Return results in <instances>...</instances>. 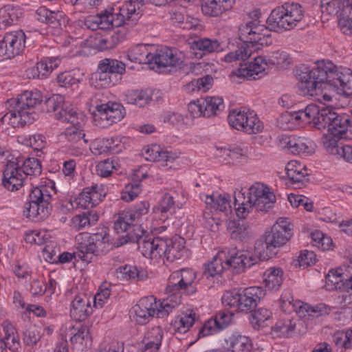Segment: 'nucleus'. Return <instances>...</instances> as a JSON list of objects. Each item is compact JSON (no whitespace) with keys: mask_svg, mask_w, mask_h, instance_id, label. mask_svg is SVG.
I'll use <instances>...</instances> for the list:
<instances>
[{"mask_svg":"<svg viewBox=\"0 0 352 352\" xmlns=\"http://www.w3.org/2000/svg\"><path fill=\"white\" fill-rule=\"evenodd\" d=\"M297 88L299 94L314 96L324 89L332 87L344 94H352V74L349 69H338L329 60L317 61L311 69L305 68L298 74Z\"/></svg>","mask_w":352,"mask_h":352,"instance_id":"f257e3e1","label":"nucleus"},{"mask_svg":"<svg viewBox=\"0 0 352 352\" xmlns=\"http://www.w3.org/2000/svg\"><path fill=\"white\" fill-rule=\"evenodd\" d=\"M195 274L192 270L183 269L173 272L168 280L165 289L166 297L159 300L157 318L167 316L173 309L177 307L182 300V291L187 294H192L196 289L192 286Z\"/></svg>","mask_w":352,"mask_h":352,"instance_id":"f03ea898","label":"nucleus"},{"mask_svg":"<svg viewBox=\"0 0 352 352\" xmlns=\"http://www.w3.org/2000/svg\"><path fill=\"white\" fill-rule=\"evenodd\" d=\"M42 101L41 91H25L17 99L10 101L9 111L1 118V121L14 128L31 124L35 119L34 108Z\"/></svg>","mask_w":352,"mask_h":352,"instance_id":"7ed1b4c3","label":"nucleus"},{"mask_svg":"<svg viewBox=\"0 0 352 352\" xmlns=\"http://www.w3.org/2000/svg\"><path fill=\"white\" fill-rule=\"evenodd\" d=\"M248 200L241 203L239 199H245V192H234V208L239 219H245L250 209L255 207L257 210L266 212L272 208L276 201V197L270 189L263 184L255 183L249 188Z\"/></svg>","mask_w":352,"mask_h":352,"instance_id":"20e7f679","label":"nucleus"},{"mask_svg":"<svg viewBox=\"0 0 352 352\" xmlns=\"http://www.w3.org/2000/svg\"><path fill=\"white\" fill-rule=\"evenodd\" d=\"M304 117L307 122H312L319 130L327 129V131L340 129L347 131L350 125V118L347 115H339L331 107L320 108L315 104H310L305 109Z\"/></svg>","mask_w":352,"mask_h":352,"instance_id":"39448f33","label":"nucleus"},{"mask_svg":"<svg viewBox=\"0 0 352 352\" xmlns=\"http://www.w3.org/2000/svg\"><path fill=\"white\" fill-rule=\"evenodd\" d=\"M303 18V10L300 4L285 3L274 9L267 19L270 30L275 32L290 30Z\"/></svg>","mask_w":352,"mask_h":352,"instance_id":"423d86ee","label":"nucleus"},{"mask_svg":"<svg viewBox=\"0 0 352 352\" xmlns=\"http://www.w3.org/2000/svg\"><path fill=\"white\" fill-rule=\"evenodd\" d=\"M30 200L24 206L23 214L32 221H38L47 217L52 210V196L46 187L31 189Z\"/></svg>","mask_w":352,"mask_h":352,"instance_id":"0eeeda50","label":"nucleus"},{"mask_svg":"<svg viewBox=\"0 0 352 352\" xmlns=\"http://www.w3.org/2000/svg\"><path fill=\"white\" fill-rule=\"evenodd\" d=\"M269 25L259 24L255 21H250L240 25L239 36L245 43L251 44L252 47L260 50L263 46L272 43L271 32Z\"/></svg>","mask_w":352,"mask_h":352,"instance_id":"6e6552de","label":"nucleus"},{"mask_svg":"<svg viewBox=\"0 0 352 352\" xmlns=\"http://www.w3.org/2000/svg\"><path fill=\"white\" fill-rule=\"evenodd\" d=\"M126 238L124 243H136L142 254L146 258L162 257L161 250L166 246L164 239L145 235V231L141 226H137L136 229L128 232Z\"/></svg>","mask_w":352,"mask_h":352,"instance_id":"1a4fd4ad","label":"nucleus"},{"mask_svg":"<svg viewBox=\"0 0 352 352\" xmlns=\"http://www.w3.org/2000/svg\"><path fill=\"white\" fill-rule=\"evenodd\" d=\"M78 242L77 250L78 256L85 262L90 263L93 258L103 252L108 244V237L100 234H79L76 236Z\"/></svg>","mask_w":352,"mask_h":352,"instance_id":"9d476101","label":"nucleus"},{"mask_svg":"<svg viewBox=\"0 0 352 352\" xmlns=\"http://www.w3.org/2000/svg\"><path fill=\"white\" fill-rule=\"evenodd\" d=\"M114 8L102 11L96 14L99 18L101 30H108L112 28H119L124 24L128 25L131 17L135 13V9L131 4H125L114 12Z\"/></svg>","mask_w":352,"mask_h":352,"instance_id":"9b49d317","label":"nucleus"},{"mask_svg":"<svg viewBox=\"0 0 352 352\" xmlns=\"http://www.w3.org/2000/svg\"><path fill=\"white\" fill-rule=\"evenodd\" d=\"M47 112L54 113L56 119L63 122L78 124V117L72 106L65 102V98L60 94H54L45 102Z\"/></svg>","mask_w":352,"mask_h":352,"instance_id":"f8f14e48","label":"nucleus"},{"mask_svg":"<svg viewBox=\"0 0 352 352\" xmlns=\"http://www.w3.org/2000/svg\"><path fill=\"white\" fill-rule=\"evenodd\" d=\"M292 235V224L287 218L280 217L271 230L265 233L264 236L270 244V247L275 251L289 241Z\"/></svg>","mask_w":352,"mask_h":352,"instance_id":"ddd939ff","label":"nucleus"},{"mask_svg":"<svg viewBox=\"0 0 352 352\" xmlns=\"http://www.w3.org/2000/svg\"><path fill=\"white\" fill-rule=\"evenodd\" d=\"M21 160L11 157L6 163L3 170L2 184L10 191L18 190L27 184V178L23 177L21 166Z\"/></svg>","mask_w":352,"mask_h":352,"instance_id":"4468645a","label":"nucleus"},{"mask_svg":"<svg viewBox=\"0 0 352 352\" xmlns=\"http://www.w3.org/2000/svg\"><path fill=\"white\" fill-rule=\"evenodd\" d=\"M25 39L21 30L6 34L0 41V56L10 59L19 55L25 47Z\"/></svg>","mask_w":352,"mask_h":352,"instance_id":"2eb2a0df","label":"nucleus"},{"mask_svg":"<svg viewBox=\"0 0 352 352\" xmlns=\"http://www.w3.org/2000/svg\"><path fill=\"white\" fill-rule=\"evenodd\" d=\"M182 63L175 50L164 47L152 54L148 60V66L151 69L159 70L167 67H175Z\"/></svg>","mask_w":352,"mask_h":352,"instance_id":"dca6fc26","label":"nucleus"},{"mask_svg":"<svg viewBox=\"0 0 352 352\" xmlns=\"http://www.w3.org/2000/svg\"><path fill=\"white\" fill-rule=\"evenodd\" d=\"M265 296V292L261 287H250L245 289L240 293L238 312H251Z\"/></svg>","mask_w":352,"mask_h":352,"instance_id":"f3484780","label":"nucleus"},{"mask_svg":"<svg viewBox=\"0 0 352 352\" xmlns=\"http://www.w3.org/2000/svg\"><path fill=\"white\" fill-rule=\"evenodd\" d=\"M256 262V258L246 251L232 250L226 252V267H228V270L232 267L237 272H243L245 268L252 266Z\"/></svg>","mask_w":352,"mask_h":352,"instance_id":"a211bd4d","label":"nucleus"},{"mask_svg":"<svg viewBox=\"0 0 352 352\" xmlns=\"http://www.w3.org/2000/svg\"><path fill=\"white\" fill-rule=\"evenodd\" d=\"M159 301L151 297L142 298L139 302L133 307L135 320L138 324H144L148 322L149 318L155 314L157 316Z\"/></svg>","mask_w":352,"mask_h":352,"instance_id":"6ab92c4d","label":"nucleus"},{"mask_svg":"<svg viewBox=\"0 0 352 352\" xmlns=\"http://www.w3.org/2000/svg\"><path fill=\"white\" fill-rule=\"evenodd\" d=\"M164 242L166 246L161 250L162 256L170 262L182 257L185 248L184 238L176 235L171 239H164Z\"/></svg>","mask_w":352,"mask_h":352,"instance_id":"aec40b11","label":"nucleus"},{"mask_svg":"<svg viewBox=\"0 0 352 352\" xmlns=\"http://www.w3.org/2000/svg\"><path fill=\"white\" fill-rule=\"evenodd\" d=\"M91 313L89 298L85 294L76 295L72 302L71 317L76 321L85 320Z\"/></svg>","mask_w":352,"mask_h":352,"instance_id":"412c9836","label":"nucleus"},{"mask_svg":"<svg viewBox=\"0 0 352 352\" xmlns=\"http://www.w3.org/2000/svg\"><path fill=\"white\" fill-rule=\"evenodd\" d=\"M97 188V185L84 188L82 192L74 199L76 207L86 209L96 206L100 197V194L96 190Z\"/></svg>","mask_w":352,"mask_h":352,"instance_id":"4be33fe9","label":"nucleus"},{"mask_svg":"<svg viewBox=\"0 0 352 352\" xmlns=\"http://www.w3.org/2000/svg\"><path fill=\"white\" fill-rule=\"evenodd\" d=\"M320 3L322 13L331 16L352 12V0H321Z\"/></svg>","mask_w":352,"mask_h":352,"instance_id":"5701e85b","label":"nucleus"},{"mask_svg":"<svg viewBox=\"0 0 352 352\" xmlns=\"http://www.w3.org/2000/svg\"><path fill=\"white\" fill-rule=\"evenodd\" d=\"M122 106L119 103L109 102L107 103L96 105L97 113H94V116H98L100 119L110 120L116 122L120 120L123 116L122 115Z\"/></svg>","mask_w":352,"mask_h":352,"instance_id":"b1692460","label":"nucleus"},{"mask_svg":"<svg viewBox=\"0 0 352 352\" xmlns=\"http://www.w3.org/2000/svg\"><path fill=\"white\" fill-rule=\"evenodd\" d=\"M234 0H202L201 10L206 15L217 16L231 9Z\"/></svg>","mask_w":352,"mask_h":352,"instance_id":"393cba45","label":"nucleus"},{"mask_svg":"<svg viewBox=\"0 0 352 352\" xmlns=\"http://www.w3.org/2000/svg\"><path fill=\"white\" fill-rule=\"evenodd\" d=\"M200 108H202V116L204 117H211L215 116L223 107V98L219 96H207L198 99Z\"/></svg>","mask_w":352,"mask_h":352,"instance_id":"a878e982","label":"nucleus"},{"mask_svg":"<svg viewBox=\"0 0 352 352\" xmlns=\"http://www.w3.org/2000/svg\"><path fill=\"white\" fill-rule=\"evenodd\" d=\"M342 269L331 270L326 276L327 286L331 289H352V277L344 280Z\"/></svg>","mask_w":352,"mask_h":352,"instance_id":"bb28decb","label":"nucleus"},{"mask_svg":"<svg viewBox=\"0 0 352 352\" xmlns=\"http://www.w3.org/2000/svg\"><path fill=\"white\" fill-rule=\"evenodd\" d=\"M204 201L207 206L217 211L228 212L230 210V199L228 195L212 193V195H204Z\"/></svg>","mask_w":352,"mask_h":352,"instance_id":"cd10ccee","label":"nucleus"},{"mask_svg":"<svg viewBox=\"0 0 352 352\" xmlns=\"http://www.w3.org/2000/svg\"><path fill=\"white\" fill-rule=\"evenodd\" d=\"M340 129H336V131H331L324 133L322 137V144L326 151L331 155H337L339 153L342 145L339 144L338 142L342 138L343 135L346 131H339Z\"/></svg>","mask_w":352,"mask_h":352,"instance_id":"c85d7f7f","label":"nucleus"},{"mask_svg":"<svg viewBox=\"0 0 352 352\" xmlns=\"http://www.w3.org/2000/svg\"><path fill=\"white\" fill-rule=\"evenodd\" d=\"M189 44L192 50L201 51L204 54L218 52L223 50L221 43L217 38H198Z\"/></svg>","mask_w":352,"mask_h":352,"instance_id":"c756f323","label":"nucleus"},{"mask_svg":"<svg viewBox=\"0 0 352 352\" xmlns=\"http://www.w3.org/2000/svg\"><path fill=\"white\" fill-rule=\"evenodd\" d=\"M228 349L232 352H250L252 344L250 339L239 333L231 335L226 340Z\"/></svg>","mask_w":352,"mask_h":352,"instance_id":"7c9ffc66","label":"nucleus"},{"mask_svg":"<svg viewBox=\"0 0 352 352\" xmlns=\"http://www.w3.org/2000/svg\"><path fill=\"white\" fill-rule=\"evenodd\" d=\"M117 277L120 280L135 279L137 280H144L148 277L147 272L143 269H138L136 266L124 265L116 269Z\"/></svg>","mask_w":352,"mask_h":352,"instance_id":"2f4dec72","label":"nucleus"},{"mask_svg":"<svg viewBox=\"0 0 352 352\" xmlns=\"http://www.w3.org/2000/svg\"><path fill=\"white\" fill-rule=\"evenodd\" d=\"M298 314L300 316L305 317L307 315L311 317H319L328 315L331 309L324 303H319L314 306L303 302H298Z\"/></svg>","mask_w":352,"mask_h":352,"instance_id":"473e14b6","label":"nucleus"},{"mask_svg":"<svg viewBox=\"0 0 352 352\" xmlns=\"http://www.w3.org/2000/svg\"><path fill=\"white\" fill-rule=\"evenodd\" d=\"M70 342L74 348L80 351L90 348L92 344V340L89 327L81 326L70 338Z\"/></svg>","mask_w":352,"mask_h":352,"instance_id":"72a5a7b5","label":"nucleus"},{"mask_svg":"<svg viewBox=\"0 0 352 352\" xmlns=\"http://www.w3.org/2000/svg\"><path fill=\"white\" fill-rule=\"evenodd\" d=\"M287 149L294 154L308 155L314 153V148L311 140L298 138L287 142Z\"/></svg>","mask_w":352,"mask_h":352,"instance_id":"f704fd0d","label":"nucleus"},{"mask_svg":"<svg viewBox=\"0 0 352 352\" xmlns=\"http://www.w3.org/2000/svg\"><path fill=\"white\" fill-rule=\"evenodd\" d=\"M20 166L25 178H27V184H32L30 180L32 177L38 176L41 174V162L34 157L26 159L25 161L21 160Z\"/></svg>","mask_w":352,"mask_h":352,"instance_id":"c9c22d12","label":"nucleus"},{"mask_svg":"<svg viewBox=\"0 0 352 352\" xmlns=\"http://www.w3.org/2000/svg\"><path fill=\"white\" fill-rule=\"evenodd\" d=\"M125 64L122 61L112 58H104L101 60L98 68L107 72L116 78L117 74H122L125 72Z\"/></svg>","mask_w":352,"mask_h":352,"instance_id":"e433bc0d","label":"nucleus"},{"mask_svg":"<svg viewBox=\"0 0 352 352\" xmlns=\"http://www.w3.org/2000/svg\"><path fill=\"white\" fill-rule=\"evenodd\" d=\"M177 157L175 154L164 151L158 145H152L145 149V158L148 161L172 162Z\"/></svg>","mask_w":352,"mask_h":352,"instance_id":"4c0bfd02","label":"nucleus"},{"mask_svg":"<svg viewBox=\"0 0 352 352\" xmlns=\"http://www.w3.org/2000/svg\"><path fill=\"white\" fill-rule=\"evenodd\" d=\"M244 155L243 150L239 146L232 148L226 147H217L215 155L222 162L229 164H234Z\"/></svg>","mask_w":352,"mask_h":352,"instance_id":"58836bf2","label":"nucleus"},{"mask_svg":"<svg viewBox=\"0 0 352 352\" xmlns=\"http://www.w3.org/2000/svg\"><path fill=\"white\" fill-rule=\"evenodd\" d=\"M80 125L72 124V126L67 127L64 132L60 135L62 138L67 140L72 145L78 144L82 145L85 144L87 140L85 139V134L82 130L80 129Z\"/></svg>","mask_w":352,"mask_h":352,"instance_id":"ea45409f","label":"nucleus"},{"mask_svg":"<svg viewBox=\"0 0 352 352\" xmlns=\"http://www.w3.org/2000/svg\"><path fill=\"white\" fill-rule=\"evenodd\" d=\"M249 320L254 329H259L264 327L272 317V313L270 310L260 307L250 312Z\"/></svg>","mask_w":352,"mask_h":352,"instance_id":"a19ab883","label":"nucleus"},{"mask_svg":"<svg viewBox=\"0 0 352 352\" xmlns=\"http://www.w3.org/2000/svg\"><path fill=\"white\" fill-rule=\"evenodd\" d=\"M175 201L174 197L169 193H166L159 204L154 208L153 212L158 214L161 219L168 217L169 214H172V210L174 209Z\"/></svg>","mask_w":352,"mask_h":352,"instance_id":"79ce46f5","label":"nucleus"},{"mask_svg":"<svg viewBox=\"0 0 352 352\" xmlns=\"http://www.w3.org/2000/svg\"><path fill=\"white\" fill-rule=\"evenodd\" d=\"M283 270L279 267H270L263 274V281L266 287L275 289L280 287L283 281Z\"/></svg>","mask_w":352,"mask_h":352,"instance_id":"37998d69","label":"nucleus"},{"mask_svg":"<svg viewBox=\"0 0 352 352\" xmlns=\"http://www.w3.org/2000/svg\"><path fill=\"white\" fill-rule=\"evenodd\" d=\"M286 170L287 177L294 183H300L309 175L307 168L296 162L288 163Z\"/></svg>","mask_w":352,"mask_h":352,"instance_id":"c03bdc74","label":"nucleus"},{"mask_svg":"<svg viewBox=\"0 0 352 352\" xmlns=\"http://www.w3.org/2000/svg\"><path fill=\"white\" fill-rule=\"evenodd\" d=\"M152 54L147 52L146 46L142 44H138L129 50L127 57L132 62L140 64L147 63L151 58Z\"/></svg>","mask_w":352,"mask_h":352,"instance_id":"a18cd8bd","label":"nucleus"},{"mask_svg":"<svg viewBox=\"0 0 352 352\" xmlns=\"http://www.w3.org/2000/svg\"><path fill=\"white\" fill-rule=\"evenodd\" d=\"M226 267V252L221 251L217 254L212 260L206 267V272L208 273L210 276L220 274Z\"/></svg>","mask_w":352,"mask_h":352,"instance_id":"49530a36","label":"nucleus"},{"mask_svg":"<svg viewBox=\"0 0 352 352\" xmlns=\"http://www.w3.org/2000/svg\"><path fill=\"white\" fill-rule=\"evenodd\" d=\"M135 222L131 219V216H129L126 210L122 211L118 214L117 219L114 222V230L118 234H122L127 232L131 228H133V230L136 229L137 226Z\"/></svg>","mask_w":352,"mask_h":352,"instance_id":"de8ad7c7","label":"nucleus"},{"mask_svg":"<svg viewBox=\"0 0 352 352\" xmlns=\"http://www.w3.org/2000/svg\"><path fill=\"white\" fill-rule=\"evenodd\" d=\"M21 14L19 9L6 6L0 10V23L6 26L11 25L18 21Z\"/></svg>","mask_w":352,"mask_h":352,"instance_id":"09e8293b","label":"nucleus"},{"mask_svg":"<svg viewBox=\"0 0 352 352\" xmlns=\"http://www.w3.org/2000/svg\"><path fill=\"white\" fill-rule=\"evenodd\" d=\"M126 100L130 104L143 107L151 100V94L148 90L131 91L126 95Z\"/></svg>","mask_w":352,"mask_h":352,"instance_id":"8fccbe9b","label":"nucleus"},{"mask_svg":"<svg viewBox=\"0 0 352 352\" xmlns=\"http://www.w3.org/2000/svg\"><path fill=\"white\" fill-rule=\"evenodd\" d=\"M248 113L249 111L232 110L228 116L230 125L237 130L244 131L245 123L247 122Z\"/></svg>","mask_w":352,"mask_h":352,"instance_id":"3c124183","label":"nucleus"},{"mask_svg":"<svg viewBox=\"0 0 352 352\" xmlns=\"http://www.w3.org/2000/svg\"><path fill=\"white\" fill-rule=\"evenodd\" d=\"M254 252L260 260H268L276 254L263 236V239L257 240L254 244Z\"/></svg>","mask_w":352,"mask_h":352,"instance_id":"603ef678","label":"nucleus"},{"mask_svg":"<svg viewBox=\"0 0 352 352\" xmlns=\"http://www.w3.org/2000/svg\"><path fill=\"white\" fill-rule=\"evenodd\" d=\"M42 335L41 328L29 324L23 332V342L28 346H34L41 340Z\"/></svg>","mask_w":352,"mask_h":352,"instance_id":"864d4df0","label":"nucleus"},{"mask_svg":"<svg viewBox=\"0 0 352 352\" xmlns=\"http://www.w3.org/2000/svg\"><path fill=\"white\" fill-rule=\"evenodd\" d=\"M248 228L249 226L244 223L243 220L241 219L230 221L228 223L231 238L236 240H243L245 238Z\"/></svg>","mask_w":352,"mask_h":352,"instance_id":"5fc2aeb1","label":"nucleus"},{"mask_svg":"<svg viewBox=\"0 0 352 352\" xmlns=\"http://www.w3.org/2000/svg\"><path fill=\"white\" fill-rule=\"evenodd\" d=\"M298 302H302L298 300L294 302V297L289 290L284 291L280 298V306L284 312L296 311L298 313Z\"/></svg>","mask_w":352,"mask_h":352,"instance_id":"6e6d98bb","label":"nucleus"},{"mask_svg":"<svg viewBox=\"0 0 352 352\" xmlns=\"http://www.w3.org/2000/svg\"><path fill=\"white\" fill-rule=\"evenodd\" d=\"M247 118L244 127L245 132L248 134H256L262 131L263 125L256 114L252 111H249Z\"/></svg>","mask_w":352,"mask_h":352,"instance_id":"4d7b16f0","label":"nucleus"},{"mask_svg":"<svg viewBox=\"0 0 352 352\" xmlns=\"http://www.w3.org/2000/svg\"><path fill=\"white\" fill-rule=\"evenodd\" d=\"M92 78L95 79V87L99 89H104L114 85V79H116L98 67L96 72L93 74Z\"/></svg>","mask_w":352,"mask_h":352,"instance_id":"13d9d810","label":"nucleus"},{"mask_svg":"<svg viewBox=\"0 0 352 352\" xmlns=\"http://www.w3.org/2000/svg\"><path fill=\"white\" fill-rule=\"evenodd\" d=\"M265 57L269 65H276L278 67H285L290 64L288 54L283 51H275Z\"/></svg>","mask_w":352,"mask_h":352,"instance_id":"bf43d9fd","label":"nucleus"},{"mask_svg":"<svg viewBox=\"0 0 352 352\" xmlns=\"http://www.w3.org/2000/svg\"><path fill=\"white\" fill-rule=\"evenodd\" d=\"M118 163L113 158H108L100 161L96 166L97 174L102 177H107L111 175L113 170L118 168Z\"/></svg>","mask_w":352,"mask_h":352,"instance_id":"052dcab7","label":"nucleus"},{"mask_svg":"<svg viewBox=\"0 0 352 352\" xmlns=\"http://www.w3.org/2000/svg\"><path fill=\"white\" fill-rule=\"evenodd\" d=\"M305 109L300 110L298 112H288L286 111L281 114L278 119L279 124L280 127L287 128V126H285V124H288L289 123L294 122V120H302L305 122H307L306 118L304 117ZM289 128V126H287Z\"/></svg>","mask_w":352,"mask_h":352,"instance_id":"680f3d73","label":"nucleus"},{"mask_svg":"<svg viewBox=\"0 0 352 352\" xmlns=\"http://www.w3.org/2000/svg\"><path fill=\"white\" fill-rule=\"evenodd\" d=\"M240 292L236 290L227 291L222 296V303L225 307L234 309L239 311Z\"/></svg>","mask_w":352,"mask_h":352,"instance_id":"e2e57ef3","label":"nucleus"},{"mask_svg":"<svg viewBox=\"0 0 352 352\" xmlns=\"http://www.w3.org/2000/svg\"><path fill=\"white\" fill-rule=\"evenodd\" d=\"M333 342L337 346H342L349 349L352 345V330L346 332L338 331L333 336Z\"/></svg>","mask_w":352,"mask_h":352,"instance_id":"0e129e2a","label":"nucleus"},{"mask_svg":"<svg viewBox=\"0 0 352 352\" xmlns=\"http://www.w3.org/2000/svg\"><path fill=\"white\" fill-rule=\"evenodd\" d=\"M140 192V183H131L125 186L122 192L121 199L126 202L132 201Z\"/></svg>","mask_w":352,"mask_h":352,"instance_id":"69168bd1","label":"nucleus"},{"mask_svg":"<svg viewBox=\"0 0 352 352\" xmlns=\"http://www.w3.org/2000/svg\"><path fill=\"white\" fill-rule=\"evenodd\" d=\"M149 204L148 202L142 201L137 204L133 210H126L131 219L134 221H138L139 219L147 214Z\"/></svg>","mask_w":352,"mask_h":352,"instance_id":"338daca9","label":"nucleus"},{"mask_svg":"<svg viewBox=\"0 0 352 352\" xmlns=\"http://www.w3.org/2000/svg\"><path fill=\"white\" fill-rule=\"evenodd\" d=\"M36 16L37 20L42 23L52 25L56 23V19L54 13L45 7H40L36 12Z\"/></svg>","mask_w":352,"mask_h":352,"instance_id":"774afa93","label":"nucleus"}]
</instances>
